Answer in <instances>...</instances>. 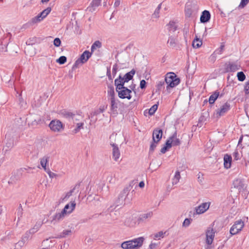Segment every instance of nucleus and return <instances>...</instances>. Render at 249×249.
<instances>
[{
  "mask_svg": "<svg viewBox=\"0 0 249 249\" xmlns=\"http://www.w3.org/2000/svg\"><path fill=\"white\" fill-rule=\"evenodd\" d=\"M232 162V157L231 155L226 154L224 156V168L228 169L231 167Z\"/></svg>",
  "mask_w": 249,
  "mask_h": 249,
  "instance_id": "14",
  "label": "nucleus"
},
{
  "mask_svg": "<svg viewBox=\"0 0 249 249\" xmlns=\"http://www.w3.org/2000/svg\"><path fill=\"white\" fill-rule=\"evenodd\" d=\"M76 203L74 201H71L67 204L61 213H56L54 216V219L59 220L63 218L66 215L71 213L74 210Z\"/></svg>",
  "mask_w": 249,
  "mask_h": 249,
  "instance_id": "2",
  "label": "nucleus"
},
{
  "mask_svg": "<svg viewBox=\"0 0 249 249\" xmlns=\"http://www.w3.org/2000/svg\"><path fill=\"white\" fill-rule=\"evenodd\" d=\"M146 82L144 80H142L140 82V87L141 89H144L145 87Z\"/></svg>",
  "mask_w": 249,
  "mask_h": 249,
  "instance_id": "44",
  "label": "nucleus"
},
{
  "mask_svg": "<svg viewBox=\"0 0 249 249\" xmlns=\"http://www.w3.org/2000/svg\"><path fill=\"white\" fill-rule=\"evenodd\" d=\"M51 11V8L48 7L46 9L41 12L38 15L34 17L32 19V22L36 23L42 20L45 18Z\"/></svg>",
  "mask_w": 249,
  "mask_h": 249,
  "instance_id": "9",
  "label": "nucleus"
},
{
  "mask_svg": "<svg viewBox=\"0 0 249 249\" xmlns=\"http://www.w3.org/2000/svg\"><path fill=\"white\" fill-rule=\"evenodd\" d=\"M41 223L40 222L38 223H36L35 226L33 228H32V229H31V231L33 232H36L40 228V227H41Z\"/></svg>",
  "mask_w": 249,
  "mask_h": 249,
  "instance_id": "39",
  "label": "nucleus"
},
{
  "mask_svg": "<svg viewBox=\"0 0 249 249\" xmlns=\"http://www.w3.org/2000/svg\"><path fill=\"white\" fill-rule=\"evenodd\" d=\"M71 233V231L69 230H65L62 233V237H65L67 235H69Z\"/></svg>",
  "mask_w": 249,
  "mask_h": 249,
  "instance_id": "43",
  "label": "nucleus"
},
{
  "mask_svg": "<svg viewBox=\"0 0 249 249\" xmlns=\"http://www.w3.org/2000/svg\"><path fill=\"white\" fill-rule=\"evenodd\" d=\"M112 156L114 160L117 161L120 157V152L118 147L115 144H112Z\"/></svg>",
  "mask_w": 249,
  "mask_h": 249,
  "instance_id": "15",
  "label": "nucleus"
},
{
  "mask_svg": "<svg viewBox=\"0 0 249 249\" xmlns=\"http://www.w3.org/2000/svg\"><path fill=\"white\" fill-rule=\"evenodd\" d=\"M224 47H225V45L224 44H222L221 45H220V47H219V48H218V49H217L214 52V53L211 55V57L212 58H213V60H215V56L217 55V54H222V53H223V50L224 49Z\"/></svg>",
  "mask_w": 249,
  "mask_h": 249,
  "instance_id": "21",
  "label": "nucleus"
},
{
  "mask_svg": "<svg viewBox=\"0 0 249 249\" xmlns=\"http://www.w3.org/2000/svg\"><path fill=\"white\" fill-rule=\"evenodd\" d=\"M157 143H155V142H153L152 143H151V145H150V150L151 151H153L155 149V148H156V147L157 146Z\"/></svg>",
  "mask_w": 249,
  "mask_h": 249,
  "instance_id": "46",
  "label": "nucleus"
},
{
  "mask_svg": "<svg viewBox=\"0 0 249 249\" xmlns=\"http://www.w3.org/2000/svg\"><path fill=\"white\" fill-rule=\"evenodd\" d=\"M202 41L199 40L197 38H196L193 41L192 45L194 48H198L202 45Z\"/></svg>",
  "mask_w": 249,
  "mask_h": 249,
  "instance_id": "27",
  "label": "nucleus"
},
{
  "mask_svg": "<svg viewBox=\"0 0 249 249\" xmlns=\"http://www.w3.org/2000/svg\"><path fill=\"white\" fill-rule=\"evenodd\" d=\"M144 240L143 237H140L124 241L122 243L121 247L123 249H138L142 246Z\"/></svg>",
  "mask_w": 249,
  "mask_h": 249,
  "instance_id": "1",
  "label": "nucleus"
},
{
  "mask_svg": "<svg viewBox=\"0 0 249 249\" xmlns=\"http://www.w3.org/2000/svg\"><path fill=\"white\" fill-rule=\"evenodd\" d=\"M224 47H225V45L224 44H222L221 45H220V47H219V48H218V49H217L214 52V53L211 55V57L212 58H213V60H215V56L217 55V54H222V53H223V50L224 49Z\"/></svg>",
  "mask_w": 249,
  "mask_h": 249,
  "instance_id": "19",
  "label": "nucleus"
},
{
  "mask_svg": "<svg viewBox=\"0 0 249 249\" xmlns=\"http://www.w3.org/2000/svg\"><path fill=\"white\" fill-rule=\"evenodd\" d=\"M233 157H234V158L235 160H238L239 159V153L237 151H235L233 153Z\"/></svg>",
  "mask_w": 249,
  "mask_h": 249,
  "instance_id": "47",
  "label": "nucleus"
},
{
  "mask_svg": "<svg viewBox=\"0 0 249 249\" xmlns=\"http://www.w3.org/2000/svg\"><path fill=\"white\" fill-rule=\"evenodd\" d=\"M224 47H225V45L224 44H222L221 45H220V47H219V48H218V49H217L214 52V53L211 55V57L212 58H213V60H215V56L217 55V54H222V53H223V50L224 49Z\"/></svg>",
  "mask_w": 249,
  "mask_h": 249,
  "instance_id": "20",
  "label": "nucleus"
},
{
  "mask_svg": "<svg viewBox=\"0 0 249 249\" xmlns=\"http://www.w3.org/2000/svg\"><path fill=\"white\" fill-rule=\"evenodd\" d=\"M165 81L167 85V89L175 87L180 82L179 79L177 78V75L174 72H169L166 74Z\"/></svg>",
  "mask_w": 249,
  "mask_h": 249,
  "instance_id": "3",
  "label": "nucleus"
},
{
  "mask_svg": "<svg viewBox=\"0 0 249 249\" xmlns=\"http://www.w3.org/2000/svg\"><path fill=\"white\" fill-rule=\"evenodd\" d=\"M157 109L158 105L156 104L154 105L149 110V114L151 115L154 114Z\"/></svg>",
  "mask_w": 249,
  "mask_h": 249,
  "instance_id": "38",
  "label": "nucleus"
},
{
  "mask_svg": "<svg viewBox=\"0 0 249 249\" xmlns=\"http://www.w3.org/2000/svg\"><path fill=\"white\" fill-rule=\"evenodd\" d=\"M211 18V15L208 11H204L200 17V21L202 23H205L208 21Z\"/></svg>",
  "mask_w": 249,
  "mask_h": 249,
  "instance_id": "16",
  "label": "nucleus"
},
{
  "mask_svg": "<svg viewBox=\"0 0 249 249\" xmlns=\"http://www.w3.org/2000/svg\"><path fill=\"white\" fill-rule=\"evenodd\" d=\"M101 46V43L99 41H96L91 46V50L93 52L97 48H100Z\"/></svg>",
  "mask_w": 249,
  "mask_h": 249,
  "instance_id": "34",
  "label": "nucleus"
},
{
  "mask_svg": "<svg viewBox=\"0 0 249 249\" xmlns=\"http://www.w3.org/2000/svg\"><path fill=\"white\" fill-rule=\"evenodd\" d=\"M210 205V202H205L196 208V213L197 214H201L205 212L209 208Z\"/></svg>",
  "mask_w": 249,
  "mask_h": 249,
  "instance_id": "13",
  "label": "nucleus"
},
{
  "mask_svg": "<svg viewBox=\"0 0 249 249\" xmlns=\"http://www.w3.org/2000/svg\"><path fill=\"white\" fill-rule=\"evenodd\" d=\"M176 39L173 37H169L167 43L171 46H175L176 44Z\"/></svg>",
  "mask_w": 249,
  "mask_h": 249,
  "instance_id": "36",
  "label": "nucleus"
},
{
  "mask_svg": "<svg viewBox=\"0 0 249 249\" xmlns=\"http://www.w3.org/2000/svg\"><path fill=\"white\" fill-rule=\"evenodd\" d=\"M190 220L188 218H186L184 221L183 225L185 226H188L190 225Z\"/></svg>",
  "mask_w": 249,
  "mask_h": 249,
  "instance_id": "48",
  "label": "nucleus"
},
{
  "mask_svg": "<svg viewBox=\"0 0 249 249\" xmlns=\"http://www.w3.org/2000/svg\"><path fill=\"white\" fill-rule=\"evenodd\" d=\"M42 249H45V248H43Z\"/></svg>",
  "mask_w": 249,
  "mask_h": 249,
  "instance_id": "53",
  "label": "nucleus"
},
{
  "mask_svg": "<svg viewBox=\"0 0 249 249\" xmlns=\"http://www.w3.org/2000/svg\"><path fill=\"white\" fill-rule=\"evenodd\" d=\"M230 104L226 102L216 110L214 115L216 118H219L221 116L225 115L230 109Z\"/></svg>",
  "mask_w": 249,
  "mask_h": 249,
  "instance_id": "7",
  "label": "nucleus"
},
{
  "mask_svg": "<svg viewBox=\"0 0 249 249\" xmlns=\"http://www.w3.org/2000/svg\"><path fill=\"white\" fill-rule=\"evenodd\" d=\"M91 53L89 51H84V53L81 55L80 58L75 61L74 66L77 67L79 65L86 63L91 57Z\"/></svg>",
  "mask_w": 249,
  "mask_h": 249,
  "instance_id": "8",
  "label": "nucleus"
},
{
  "mask_svg": "<svg viewBox=\"0 0 249 249\" xmlns=\"http://www.w3.org/2000/svg\"><path fill=\"white\" fill-rule=\"evenodd\" d=\"M108 97L109 99L115 98V92L113 87H109L107 91Z\"/></svg>",
  "mask_w": 249,
  "mask_h": 249,
  "instance_id": "28",
  "label": "nucleus"
},
{
  "mask_svg": "<svg viewBox=\"0 0 249 249\" xmlns=\"http://www.w3.org/2000/svg\"><path fill=\"white\" fill-rule=\"evenodd\" d=\"M219 92H215L214 93L212 94L209 100V103L210 104H213L215 100L217 99L218 96H219Z\"/></svg>",
  "mask_w": 249,
  "mask_h": 249,
  "instance_id": "24",
  "label": "nucleus"
},
{
  "mask_svg": "<svg viewBox=\"0 0 249 249\" xmlns=\"http://www.w3.org/2000/svg\"><path fill=\"white\" fill-rule=\"evenodd\" d=\"M3 212L2 207L1 206H0V215Z\"/></svg>",
  "mask_w": 249,
  "mask_h": 249,
  "instance_id": "51",
  "label": "nucleus"
},
{
  "mask_svg": "<svg viewBox=\"0 0 249 249\" xmlns=\"http://www.w3.org/2000/svg\"><path fill=\"white\" fill-rule=\"evenodd\" d=\"M49 158L45 156L40 159V164L45 170H46V166L48 162Z\"/></svg>",
  "mask_w": 249,
  "mask_h": 249,
  "instance_id": "26",
  "label": "nucleus"
},
{
  "mask_svg": "<svg viewBox=\"0 0 249 249\" xmlns=\"http://www.w3.org/2000/svg\"><path fill=\"white\" fill-rule=\"evenodd\" d=\"M224 47H225V45L224 44H222L221 45H220V47H219V48H218V49H217L214 52V53L211 55V57L212 58H213V60H215V56L217 55V54H222V53H223V50L224 49Z\"/></svg>",
  "mask_w": 249,
  "mask_h": 249,
  "instance_id": "18",
  "label": "nucleus"
},
{
  "mask_svg": "<svg viewBox=\"0 0 249 249\" xmlns=\"http://www.w3.org/2000/svg\"><path fill=\"white\" fill-rule=\"evenodd\" d=\"M134 74L135 71H131L130 72L126 73L123 77L124 80V81H125V82H127L128 81L130 80L133 78V76Z\"/></svg>",
  "mask_w": 249,
  "mask_h": 249,
  "instance_id": "25",
  "label": "nucleus"
},
{
  "mask_svg": "<svg viewBox=\"0 0 249 249\" xmlns=\"http://www.w3.org/2000/svg\"><path fill=\"white\" fill-rule=\"evenodd\" d=\"M215 232L213 228L209 227L206 231V241L208 245H211L213 241Z\"/></svg>",
  "mask_w": 249,
  "mask_h": 249,
  "instance_id": "10",
  "label": "nucleus"
},
{
  "mask_svg": "<svg viewBox=\"0 0 249 249\" xmlns=\"http://www.w3.org/2000/svg\"><path fill=\"white\" fill-rule=\"evenodd\" d=\"M84 123H79L76 124V127L74 129L73 132L74 133H77L80 129L83 128Z\"/></svg>",
  "mask_w": 249,
  "mask_h": 249,
  "instance_id": "33",
  "label": "nucleus"
},
{
  "mask_svg": "<svg viewBox=\"0 0 249 249\" xmlns=\"http://www.w3.org/2000/svg\"><path fill=\"white\" fill-rule=\"evenodd\" d=\"M67 61V58L65 56H61L56 60V62L60 64H63Z\"/></svg>",
  "mask_w": 249,
  "mask_h": 249,
  "instance_id": "37",
  "label": "nucleus"
},
{
  "mask_svg": "<svg viewBox=\"0 0 249 249\" xmlns=\"http://www.w3.org/2000/svg\"><path fill=\"white\" fill-rule=\"evenodd\" d=\"M61 41L60 39L58 37L55 38L53 40V45L56 47H59L61 45Z\"/></svg>",
  "mask_w": 249,
  "mask_h": 249,
  "instance_id": "40",
  "label": "nucleus"
},
{
  "mask_svg": "<svg viewBox=\"0 0 249 249\" xmlns=\"http://www.w3.org/2000/svg\"><path fill=\"white\" fill-rule=\"evenodd\" d=\"M125 83L124 78H122L120 76L119 78L116 79L114 81V84L116 86V88H122L124 87V84Z\"/></svg>",
  "mask_w": 249,
  "mask_h": 249,
  "instance_id": "17",
  "label": "nucleus"
},
{
  "mask_svg": "<svg viewBox=\"0 0 249 249\" xmlns=\"http://www.w3.org/2000/svg\"><path fill=\"white\" fill-rule=\"evenodd\" d=\"M249 2V0H241L239 7L243 8H244Z\"/></svg>",
  "mask_w": 249,
  "mask_h": 249,
  "instance_id": "41",
  "label": "nucleus"
},
{
  "mask_svg": "<svg viewBox=\"0 0 249 249\" xmlns=\"http://www.w3.org/2000/svg\"><path fill=\"white\" fill-rule=\"evenodd\" d=\"M244 90L246 94L249 93V81L246 82L244 88Z\"/></svg>",
  "mask_w": 249,
  "mask_h": 249,
  "instance_id": "42",
  "label": "nucleus"
},
{
  "mask_svg": "<svg viewBox=\"0 0 249 249\" xmlns=\"http://www.w3.org/2000/svg\"><path fill=\"white\" fill-rule=\"evenodd\" d=\"M166 141H169L172 146H178L180 144V141L177 137V133H175L172 136L170 137Z\"/></svg>",
  "mask_w": 249,
  "mask_h": 249,
  "instance_id": "12",
  "label": "nucleus"
},
{
  "mask_svg": "<svg viewBox=\"0 0 249 249\" xmlns=\"http://www.w3.org/2000/svg\"><path fill=\"white\" fill-rule=\"evenodd\" d=\"M116 90L118 92V96L121 99H127L130 100L131 98V93L132 91L128 89L126 87H123L122 88H116Z\"/></svg>",
  "mask_w": 249,
  "mask_h": 249,
  "instance_id": "4",
  "label": "nucleus"
},
{
  "mask_svg": "<svg viewBox=\"0 0 249 249\" xmlns=\"http://www.w3.org/2000/svg\"><path fill=\"white\" fill-rule=\"evenodd\" d=\"M110 102V107L112 110H116L118 107V100L115 98L109 99Z\"/></svg>",
  "mask_w": 249,
  "mask_h": 249,
  "instance_id": "22",
  "label": "nucleus"
},
{
  "mask_svg": "<svg viewBox=\"0 0 249 249\" xmlns=\"http://www.w3.org/2000/svg\"><path fill=\"white\" fill-rule=\"evenodd\" d=\"M139 186L141 188H143L144 186V183L143 181H141L139 183Z\"/></svg>",
  "mask_w": 249,
  "mask_h": 249,
  "instance_id": "50",
  "label": "nucleus"
},
{
  "mask_svg": "<svg viewBox=\"0 0 249 249\" xmlns=\"http://www.w3.org/2000/svg\"><path fill=\"white\" fill-rule=\"evenodd\" d=\"M244 222L241 219L235 221L230 229V233L232 235L238 233L244 228Z\"/></svg>",
  "mask_w": 249,
  "mask_h": 249,
  "instance_id": "6",
  "label": "nucleus"
},
{
  "mask_svg": "<svg viewBox=\"0 0 249 249\" xmlns=\"http://www.w3.org/2000/svg\"><path fill=\"white\" fill-rule=\"evenodd\" d=\"M180 178V173L179 171H176L175 176L173 178V183L177 184Z\"/></svg>",
  "mask_w": 249,
  "mask_h": 249,
  "instance_id": "31",
  "label": "nucleus"
},
{
  "mask_svg": "<svg viewBox=\"0 0 249 249\" xmlns=\"http://www.w3.org/2000/svg\"><path fill=\"white\" fill-rule=\"evenodd\" d=\"M51 130L54 132H59L64 129V125L58 120H52L49 125Z\"/></svg>",
  "mask_w": 249,
  "mask_h": 249,
  "instance_id": "5",
  "label": "nucleus"
},
{
  "mask_svg": "<svg viewBox=\"0 0 249 249\" xmlns=\"http://www.w3.org/2000/svg\"><path fill=\"white\" fill-rule=\"evenodd\" d=\"M165 233V232H163L162 231H160L157 233H155L153 235V239L154 240H160V239L163 238Z\"/></svg>",
  "mask_w": 249,
  "mask_h": 249,
  "instance_id": "30",
  "label": "nucleus"
},
{
  "mask_svg": "<svg viewBox=\"0 0 249 249\" xmlns=\"http://www.w3.org/2000/svg\"><path fill=\"white\" fill-rule=\"evenodd\" d=\"M157 246H158L157 244L151 243L149 245V248L150 249H156L157 247Z\"/></svg>",
  "mask_w": 249,
  "mask_h": 249,
  "instance_id": "45",
  "label": "nucleus"
},
{
  "mask_svg": "<svg viewBox=\"0 0 249 249\" xmlns=\"http://www.w3.org/2000/svg\"><path fill=\"white\" fill-rule=\"evenodd\" d=\"M162 131L160 129H156L153 131L152 139L153 142L158 143L162 138Z\"/></svg>",
  "mask_w": 249,
  "mask_h": 249,
  "instance_id": "11",
  "label": "nucleus"
},
{
  "mask_svg": "<svg viewBox=\"0 0 249 249\" xmlns=\"http://www.w3.org/2000/svg\"><path fill=\"white\" fill-rule=\"evenodd\" d=\"M237 76L238 80L240 81H243L246 78V76L242 71L238 72Z\"/></svg>",
  "mask_w": 249,
  "mask_h": 249,
  "instance_id": "35",
  "label": "nucleus"
},
{
  "mask_svg": "<svg viewBox=\"0 0 249 249\" xmlns=\"http://www.w3.org/2000/svg\"><path fill=\"white\" fill-rule=\"evenodd\" d=\"M101 0H92L90 6L88 7L89 10L91 11V8H93L94 9L96 7L99 6L101 4Z\"/></svg>",
  "mask_w": 249,
  "mask_h": 249,
  "instance_id": "23",
  "label": "nucleus"
},
{
  "mask_svg": "<svg viewBox=\"0 0 249 249\" xmlns=\"http://www.w3.org/2000/svg\"><path fill=\"white\" fill-rule=\"evenodd\" d=\"M50 0H41V1L43 3H44V2H47L49 1Z\"/></svg>",
  "mask_w": 249,
  "mask_h": 249,
  "instance_id": "52",
  "label": "nucleus"
},
{
  "mask_svg": "<svg viewBox=\"0 0 249 249\" xmlns=\"http://www.w3.org/2000/svg\"><path fill=\"white\" fill-rule=\"evenodd\" d=\"M47 173L48 174L49 177L51 178H53L54 177H55L56 176V174L53 172H52L51 171L49 170L47 171Z\"/></svg>",
  "mask_w": 249,
  "mask_h": 249,
  "instance_id": "49",
  "label": "nucleus"
},
{
  "mask_svg": "<svg viewBox=\"0 0 249 249\" xmlns=\"http://www.w3.org/2000/svg\"><path fill=\"white\" fill-rule=\"evenodd\" d=\"M171 147L169 141H166L165 145L161 149L160 152L162 153H165Z\"/></svg>",
  "mask_w": 249,
  "mask_h": 249,
  "instance_id": "32",
  "label": "nucleus"
},
{
  "mask_svg": "<svg viewBox=\"0 0 249 249\" xmlns=\"http://www.w3.org/2000/svg\"><path fill=\"white\" fill-rule=\"evenodd\" d=\"M168 29L170 32H174L177 29V25L175 22L173 21L170 22L168 24Z\"/></svg>",
  "mask_w": 249,
  "mask_h": 249,
  "instance_id": "29",
  "label": "nucleus"
}]
</instances>
